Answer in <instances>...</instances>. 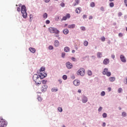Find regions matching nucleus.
I'll return each mask as SVG.
<instances>
[{"label": "nucleus", "mask_w": 127, "mask_h": 127, "mask_svg": "<svg viewBox=\"0 0 127 127\" xmlns=\"http://www.w3.org/2000/svg\"><path fill=\"white\" fill-rule=\"evenodd\" d=\"M60 5L62 7H64V6H65V3H64V2H62L60 4Z\"/></svg>", "instance_id": "nucleus-37"}, {"label": "nucleus", "mask_w": 127, "mask_h": 127, "mask_svg": "<svg viewBox=\"0 0 127 127\" xmlns=\"http://www.w3.org/2000/svg\"><path fill=\"white\" fill-rule=\"evenodd\" d=\"M85 74V69L83 68H80L78 70L77 72V74L79 75L80 76H84Z\"/></svg>", "instance_id": "nucleus-5"}, {"label": "nucleus", "mask_w": 127, "mask_h": 127, "mask_svg": "<svg viewBox=\"0 0 127 127\" xmlns=\"http://www.w3.org/2000/svg\"><path fill=\"white\" fill-rule=\"evenodd\" d=\"M103 74V75H106L107 77H110L111 75V72L109 71L108 68H104Z\"/></svg>", "instance_id": "nucleus-6"}, {"label": "nucleus", "mask_w": 127, "mask_h": 127, "mask_svg": "<svg viewBox=\"0 0 127 127\" xmlns=\"http://www.w3.org/2000/svg\"><path fill=\"white\" fill-rule=\"evenodd\" d=\"M7 125V122L5 120L3 119L2 117H0V127H5Z\"/></svg>", "instance_id": "nucleus-4"}, {"label": "nucleus", "mask_w": 127, "mask_h": 127, "mask_svg": "<svg viewBox=\"0 0 127 127\" xmlns=\"http://www.w3.org/2000/svg\"><path fill=\"white\" fill-rule=\"evenodd\" d=\"M110 63V60L109 59H105L103 61L104 65H108Z\"/></svg>", "instance_id": "nucleus-13"}, {"label": "nucleus", "mask_w": 127, "mask_h": 127, "mask_svg": "<svg viewBox=\"0 0 127 127\" xmlns=\"http://www.w3.org/2000/svg\"><path fill=\"white\" fill-rule=\"evenodd\" d=\"M116 80V77H111L109 78V80L110 82H114Z\"/></svg>", "instance_id": "nucleus-23"}, {"label": "nucleus", "mask_w": 127, "mask_h": 127, "mask_svg": "<svg viewBox=\"0 0 127 127\" xmlns=\"http://www.w3.org/2000/svg\"><path fill=\"white\" fill-rule=\"evenodd\" d=\"M73 84L74 85V86H79V85H80V80H74Z\"/></svg>", "instance_id": "nucleus-12"}, {"label": "nucleus", "mask_w": 127, "mask_h": 127, "mask_svg": "<svg viewBox=\"0 0 127 127\" xmlns=\"http://www.w3.org/2000/svg\"><path fill=\"white\" fill-rule=\"evenodd\" d=\"M83 45L84 46H88V45H89V42H88L87 41H85L83 43Z\"/></svg>", "instance_id": "nucleus-25"}, {"label": "nucleus", "mask_w": 127, "mask_h": 127, "mask_svg": "<svg viewBox=\"0 0 127 127\" xmlns=\"http://www.w3.org/2000/svg\"><path fill=\"white\" fill-rule=\"evenodd\" d=\"M102 110H103V108L102 107H99L98 109V112H102Z\"/></svg>", "instance_id": "nucleus-43"}, {"label": "nucleus", "mask_w": 127, "mask_h": 127, "mask_svg": "<svg viewBox=\"0 0 127 127\" xmlns=\"http://www.w3.org/2000/svg\"><path fill=\"white\" fill-rule=\"evenodd\" d=\"M72 53H75V50H72Z\"/></svg>", "instance_id": "nucleus-59"}, {"label": "nucleus", "mask_w": 127, "mask_h": 127, "mask_svg": "<svg viewBox=\"0 0 127 127\" xmlns=\"http://www.w3.org/2000/svg\"><path fill=\"white\" fill-rule=\"evenodd\" d=\"M124 3H125V6L127 7V0H124Z\"/></svg>", "instance_id": "nucleus-40"}, {"label": "nucleus", "mask_w": 127, "mask_h": 127, "mask_svg": "<svg viewBox=\"0 0 127 127\" xmlns=\"http://www.w3.org/2000/svg\"><path fill=\"white\" fill-rule=\"evenodd\" d=\"M83 18H87V15H83Z\"/></svg>", "instance_id": "nucleus-52"}, {"label": "nucleus", "mask_w": 127, "mask_h": 127, "mask_svg": "<svg viewBox=\"0 0 127 127\" xmlns=\"http://www.w3.org/2000/svg\"><path fill=\"white\" fill-rule=\"evenodd\" d=\"M55 37H59V35H55Z\"/></svg>", "instance_id": "nucleus-60"}, {"label": "nucleus", "mask_w": 127, "mask_h": 127, "mask_svg": "<svg viewBox=\"0 0 127 127\" xmlns=\"http://www.w3.org/2000/svg\"><path fill=\"white\" fill-rule=\"evenodd\" d=\"M71 60H72V61H75L76 59L74 57L71 58Z\"/></svg>", "instance_id": "nucleus-49"}, {"label": "nucleus", "mask_w": 127, "mask_h": 127, "mask_svg": "<svg viewBox=\"0 0 127 127\" xmlns=\"http://www.w3.org/2000/svg\"><path fill=\"white\" fill-rule=\"evenodd\" d=\"M121 15H123V13L121 12L118 13V16H121Z\"/></svg>", "instance_id": "nucleus-48"}, {"label": "nucleus", "mask_w": 127, "mask_h": 127, "mask_svg": "<svg viewBox=\"0 0 127 127\" xmlns=\"http://www.w3.org/2000/svg\"><path fill=\"white\" fill-rule=\"evenodd\" d=\"M103 56V54L101 52H98L97 53V57L98 58H101V57Z\"/></svg>", "instance_id": "nucleus-18"}, {"label": "nucleus", "mask_w": 127, "mask_h": 127, "mask_svg": "<svg viewBox=\"0 0 127 127\" xmlns=\"http://www.w3.org/2000/svg\"><path fill=\"white\" fill-rule=\"evenodd\" d=\"M119 37H123V33H120L119 34Z\"/></svg>", "instance_id": "nucleus-47"}, {"label": "nucleus", "mask_w": 127, "mask_h": 127, "mask_svg": "<svg viewBox=\"0 0 127 127\" xmlns=\"http://www.w3.org/2000/svg\"><path fill=\"white\" fill-rule=\"evenodd\" d=\"M88 102V98L86 97H83L82 99V103L85 104V103H87Z\"/></svg>", "instance_id": "nucleus-15"}, {"label": "nucleus", "mask_w": 127, "mask_h": 127, "mask_svg": "<svg viewBox=\"0 0 127 127\" xmlns=\"http://www.w3.org/2000/svg\"><path fill=\"white\" fill-rule=\"evenodd\" d=\"M122 91H123V89L120 88L118 89V93H122Z\"/></svg>", "instance_id": "nucleus-39"}, {"label": "nucleus", "mask_w": 127, "mask_h": 127, "mask_svg": "<svg viewBox=\"0 0 127 127\" xmlns=\"http://www.w3.org/2000/svg\"><path fill=\"white\" fill-rule=\"evenodd\" d=\"M120 59L122 62H124V63H126L127 62V60H126V57L125 56L122 55L120 56Z\"/></svg>", "instance_id": "nucleus-10"}, {"label": "nucleus", "mask_w": 127, "mask_h": 127, "mask_svg": "<svg viewBox=\"0 0 127 127\" xmlns=\"http://www.w3.org/2000/svg\"><path fill=\"white\" fill-rule=\"evenodd\" d=\"M47 83V80H43L42 81H41V84H43V85H45V84H46Z\"/></svg>", "instance_id": "nucleus-24"}, {"label": "nucleus", "mask_w": 127, "mask_h": 127, "mask_svg": "<svg viewBox=\"0 0 127 127\" xmlns=\"http://www.w3.org/2000/svg\"><path fill=\"white\" fill-rule=\"evenodd\" d=\"M63 33L64 34H68L69 33V30L68 29H65L63 30Z\"/></svg>", "instance_id": "nucleus-20"}, {"label": "nucleus", "mask_w": 127, "mask_h": 127, "mask_svg": "<svg viewBox=\"0 0 127 127\" xmlns=\"http://www.w3.org/2000/svg\"><path fill=\"white\" fill-rule=\"evenodd\" d=\"M46 24H49V23H50V21L49 20H47L46 21Z\"/></svg>", "instance_id": "nucleus-46"}, {"label": "nucleus", "mask_w": 127, "mask_h": 127, "mask_svg": "<svg viewBox=\"0 0 127 127\" xmlns=\"http://www.w3.org/2000/svg\"><path fill=\"white\" fill-rule=\"evenodd\" d=\"M47 85H43L42 87L41 90L43 91L44 92H46L47 91Z\"/></svg>", "instance_id": "nucleus-11"}, {"label": "nucleus", "mask_w": 127, "mask_h": 127, "mask_svg": "<svg viewBox=\"0 0 127 127\" xmlns=\"http://www.w3.org/2000/svg\"><path fill=\"white\" fill-rule=\"evenodd\" d=\"M75 26H76V25L74 24H72L68 26V28H75Z\"/></svg>", "instance_id": "nucleus-16"}, {"label": "nucleus", "mask_w": 127, "mask_h": 127, "mask_svg": "<svg viewBox=\"0 0 127 127\" xmlns=\"http://www.w3.org/2000/svg\"><path fill=\"white\" fill-rule=\"evenodd\" d=\"M56 20L57 21H58V20H59V17H57L56 18Z\"/></svg>", "instance_id": "nucleus-50"}, {"label": "nucleus", "mask_w": 127, "mask_h": 127, "mask_svg": "<svg viewBox=\"0 0 127 127\" xmlns=\"http://www.w3.org/2000/svg\"><path fill=\"white\" fill-rule=\"evenodd\" d=\"M40 75L39 76H40V77L41 78V79H44V78H45V77H46V76H47V74H46L44 72L42 73V72H40Z\"/></svg>", "instance_id": "nucleus-9"}, {"label": "nucleus", "mask_w": 127, "mask_h": 127, "mask_svg": "<svg viewBox=\"0 0 127 127\" xmlns=\"http://www.w3.org/2000/svg\"><path fill=\"white\" fill-rule=\"evenodd\" d=\"M37 100H38L39 102H41V101H42V98H41L40 96H39L37 98Z\"/></svg>", "instance_id": "nucleus-32"}, {"label": "nucleus", "mask_w": 127, "mask_h": 127, "mask_svg": "<svg viewBox=\"0 0 127 127\" xmlns=\"http://www.w3.org/2000/svg\"><path fill=\"white\" fill-rule=\"evenodd\" d=\"M111 57H112V58H113V59H114V58H115V55H112L111 56Z\"/></svg>", "instance_id": "nucleus-53"}, {"label": "nucleus", "mask_w": 127, "mask_h": 127, "mask_svg": "<svg viewBox=\"0 0 127 127\" xmlns=\"http://www.w3.org/2000/svg\"><path fill=\"white\" fill-rule=\"evenodd\" d=\"M109 5L111 7H114L115 4H114V2H112L110 3Z\"/></svg>", "instance_id": "nucleus-30"}, {"label": "nucleus", "mask_w": 127, "mask_h": 127, "mask_svg": "<svg viewBox=\"0 0 127 127\" xmlns=\"http://www.w3.org/2000/svg\"><path fill=\"white\" fill-rule=\"evenodd\" d=\"M17 10L18 12H20V10H21L23 18H26V17H27V13L26 12V7H25V5H23L21 6V9H20V7H18L17 8Z\"/></svg>", "instance_id": "nucleus-1"}, {"label": "nucleus", "mask_w": 127, "mask_h": 127, "mask_svg": "<svg viewBox=\"0 0 127 127\" xmlns=\"http://www.w3.org/2000/svg\"><path fill=\"white\" fill-rule=\"evenodd\" d=\"M63 79L64 80H67V75H64L63 76Z\"/></svg>", "instance_id": "nucleus-33"}, {"label": "nucleus", "mask_w": 127, "mask_h": 127, "mask_svg": "<svg viewBox=\"0 0 127 127\" xmlns=\"http://www.w3.org/2000/svg\"><path fill=\"white\" fill-rule=\"evenodd\" d=\"M108 89L109 90V92H111V91H112V88L111 87H108Z\"/></svg>", "instance_id": "nucleus-54"}, {"label": "nucleus", "mask_w": 127, "mask_h": 127, "mask_svg": "<svg viewBox=\"0 0 127 127\" xmlns=\"http://www.w3.org/2000/svg\"><path fill=\"white\" fill-rule=\"evenodd\" d=\"M82 92V91L80 89H79L78 90V93H81Z\"/></svg>", "instance_id": "nucleus-57"}, {"label": "nucleus", "mask_w": 127, "mask_h": 127, "mask_svg": "<svg viewBox=\"0 0 127 127\" xmlns=\"http://www.w3.org/2000/svg\"><path fill=\"white\" fill-rule=\"evenodd\" d=\"M45 0V2H49V1H50V0Z\"/></svg>", "instance_id": "nucleus-51"}, {"label": "nucleus", "mask_w": 127, "mask_h": 127, "mask_svg": "<svg viewBox=\"0 0 127 127\" xmlns=\"http://www.w3.org/2000/svg\"><path fill=\"white\" fill-rule=\"evenodd\" d=\"M103 118H107V114H106V113H103Z\"/></svg>", "instance_id": "nucleus-44"}, {"label": "nucleus", "mask_w": 127, "mask_h": 127, "mask_svg": "<svg viewBox=\"0 0 127 127\" xmlns=\"http://www.w3.org/2000/svg\"><path fill=\"white\" fill-rule=\"evenodd\" d=\"M87 74H88V75L89 76H91V75H92V71H91V70H88Z\"/></svg>", "instance_id": "nucleus-34"}, {"label": "nucleus", "mask_w": 127, "mask_h": 127, "mask_svg": "<svg viewBox=\"0 0 127 127\" xmlns=\"http://www.w3.org/2000/svg\"><path fill=\"white\" fill-rule=\"evenodd\" d=\"M102 127H106V123H103Z\"/></svg>", "instance_id": "nucleus-56"}, {"label": "nucleus", "mask_w": 127, "mask_h": 127, "mask_svg": "<svg viewBox=\"0 0 127 127\" xmlns=\"http://www.w3.org/2000/svg\"><path fill=\"white\" fill-rule=\"evenodd\" d=\"M59 41H58V40H56L55 41V46H56V47H58V46H59Z\"/></svg>", "instance_id": "nucleus-19"}, {"label": "nucleus", "mask_w": 127, "mask_h": 127, "mask_svg": "<svg viewBox=\"0 0 127 127\" xmlns=\"http://www.w3.org/2000/svg\"><path fill=\"white\" fill-rule=\"evenodd\" d=\"M105 95H106V92H105V91H102L101 93V96H104Z\"/></svg>", "instance_id": "nucleus-36"}, {"label": "nucleus", "mask_w": 127, "mask_h": 127, "mask_svg": "<svg viewBox=\"0 0 127 127\" xmlns=\"http://www.w3.org/2000/svg\"><path fill=\"white\" fill-rule=\"evenodd\" d=\"M70 17H71L70 14L67 13L65 16L63 17V18L61 19V21H63V20H67V18H70Z\"/></svg>", "instance_id": "nucleus-7"}, {"label": "nucleus", "mask_w": 127, "mask_h": 127, "mask_svg": "<svg viewBox=\"0 0 127 127\" xmlns=\"http://www.w3.org/2000/svg\"><path fill=\"white\" fill-rule=\"evenodd\" d=\"M101 10L103 11V10H104V8H103V7H101Z\"/></svg>", "instance_id": "nucleus-61"}, {"label": "nucleus", "mask_w": 127, "mask_h": 127, "mask_svg": "<svg viewBox=\"0 0 127 127\" xmlns=\"http://www.w3.org/2000/svg\"><path fill=\"white\" fill-rule=\"evenodd\" d=\"M49 31L50 33H55L56 34H59V30L54 27L49 28Z\"/></svg>", "instance_id": "nucleus-3"}, {"label": "nucleus", "mask_w": 127, "mask_h": 127, "mask_svg": "<svg viewBox=\"0 0 127 127\" xmlns=\"http://www.w3.org/2000/svg\"><path fill=\"white\" fill-rule=\"evenodd\" d=\"M64 52H69V51H70V48L68 47H65L64 48Z\"/></svg>", "instance_id": "nucleus-17"}, {"label": "nucleus", "mask_w": 127, "mask_h": 127, "mask_svg": "<svg viewBox=\"0 0 127 127\" xmlns=\"http://www.w3.org/2000/svg\"><path fill=\"white\" fill-rule=\"evenodd\" d=\"M33 79L34 82H36L37 86H40L41 85V78L40 75L35 74L33 76Z\"/></svg>", "instance_id": "nucleus-2"}, {"label": "nucleus", "mask_w": 127, "mask_h": 127, "mask_svg": "<svg viewBox=\"0 0 127 127\" xmlns=\"http://www.w3.org/2000/svg\"><path fill=\"white\" fill-rule=\"evenodd\" d=\"M49 49L50 50H52V49H53V46H50L49 47Z\"/></svg>", "instance_id": "nucleus-45"}, {"label": "nucleus", "mask_w": 127, "mask_h": 127, "mask_svg": "<svg viewBox=\"0 0 127 127\" xmlns=\"http://www.w3.org/2000/svg\"><path fill=\"white\" fill-rule=\"evenodd\" d=\"M119 110L120 111H121V110H122V108L119 107Z\"/></svg>", "instance_id": "nucleus-62"}, {"label": "nucleus", "mask_w": 127, "mask_h": 127, "mask_svg": "<svg viewBox=\"0 0 127 127\" xmlns=\"http://www.w3.org/2000/svg\"><path fill=\"white\" fill-rule=\"evenodd\" d=\"M90 6H91V7H95V2H92L90 3Z\"/></svg>", "instance_id": "nucleus-29"}, {"label": "nucleus", "mask_w": 127, "mask_h": 127, "mask_svg": "<svg viewBox=\"0 0 127 127\" xmlns=\"http://www.w3.org/2000/svg\"><path fill=\"white\" fill-rule=\"evenodd\" d=\"M58 91V89L55 88H53L52 89V92H57Z\"/></svg>", "instance_id": "nucleus-27"}, {"label": "nucleus", "mask_w": 127, "mask_h": 127, "mask_svg": "<svg viewBox=\"0 0 127 127\" xmlns=\"http://www.w3.org/2000/svg\"><path fill=\"white\" fill-rule=\"evenodd\" d=\"M79 2H80V0H75V3H73V6H76L77 4H79Z\"/></svg>", "instance_id": "nucleus-21"}, {"label": "nucleus", "mask_w": 127, "mask_h": 127, "mask_svg": "<svg viewBox=\"0 0 127 127\" xmlns=\"http://www.w3.org/2000/svg\"><path fill=\"white\" fill-rule=\"evenodd\" d=\"M58 111H59V112H60V113H62L63 109L61 107H59Z\"/></svg>", "instance_id": "nucleus-31"}, {"label": "nucleus", "mask_w": 127, "mask_h": 127, "mask_svg": "<svg viewBox=\"0 0 127 127\" xmlns=\"http://www.w3.org/2000/svg\"><path fill=\"white\" fill-rule=\"evenodd\" d=\"M65 65L67 69H72V68H73V64L69 62H67Z\"/></svg>", "instance_id": "nucleus-8"}, {"label": "nucleus", "mask_w": 127, "mask_h": 127, "mask_svg": "<svg viewBox=\"0 0 127 127\" xmlns=\"http://www.w3.org/2000/svg\"><path fill=\"white\" fill-rule=\"evenodd\" d=\"M122 116L123 117H127V113L125 112L122 113Z\"/></svg>", "instance_id": "nucleus-35"}, {"label": "nucleus", "mask_w": 127, "mask_h": 127, "mask_svg": "<svg viewBox=\"0 0 127 127\" xmlns=\"http://www.w3.org/2000/svg\"><path fill=\"white\" fill-rule=\"evenodd\" d=\"M45 70V67H42L40 70V72H43V71Z\"/></svg>", "instance_id": "nucleus-28"}, {"label": "nucleus", "mask_w": 127, "mask_h": 127, "mask_svg": "<svg viewBox=\"0 0 127 127\" xmlns=\"http://www.w3.org/2000/svg\"><path fill=\"white\" fill-rule=\"evenodd\" d=\"M67 25H68L67 24H65L64 26H67Z\"/></svg>", "instance_id": "nucleus-63"}, {"label": "nucleus", "mask_w": 127, "mask_h": 127, "mask_svg": "<svg viewBox=\"0 0 127 127\" xmlns=\"http://www.w3.org/2000/svg\"><path fill=\"white\" fill-rule=\"evenodd\" d=\"M126 84H127V78H126Z\"/></svg>", "instance_id": "nucleus-64"}, {"label": "nucleus", "mask_w": 127, "mask_h": 127, "mask_svg": "<svg viewBox=\"0 0 127 127\" xmlns=\"http://www.w3.org/2000/svg\"><path fill=\"white\" fill-rule=\"evenodd\" d=\"M29 50L30 51V52H32V53H35L36 50L35 49L33 48H30L29 49Z\"/></svg>", "instance_id": "nucleus-14"}, {"label": "nucleus", "mask_w": 127, "mask_h": 127, "mask_svg": "<svg viewBox=\"0 0 127 127\" xmlns=\"http://www.w3.org/2000/svg\"><path fill=\"white\" fill-rule=\"evenodd\" d=\"M101 40H102V41H105L106 38H105V37H101Z\"/></svg>", "instance_id": "nucleus-41"}, {"label": "nucleus", "mask_w": 127, "mask_h": 127, "mask_svg": "<svg viewBox=\"0 0 127 127\" xmlns=\"http://www.w3.org/2000/svg\"><path fill=\"white\" fill-rule=\"evenodd\" d=\"M48 14L47 13H45L43 14V18H45V19H46L47 18Z\"/></svg>", "instance_id": "nucleus-26"}, {"label": "nucleus", "mask_w": 127, "mask_h": 127, "mask_svg": "<svg viewBox=\"0 0 127 127\" xmlns=\"http://www.w3.org/2000/svg\"><path fill=\"white\" fill-rule=\"evenodd\" d=\"M80 29L83 31H85L86 30V28H85V27H81Z\"/></svg>", "instance_id": "nucleus-38"}, {"label": "nucleus", "mask_w": 127, "mask_h": 127, "mask_svg": "<svg viewBox=\"0 0 127 127\" xmlns=\"http://www.w3.org/2000/svg\"><path fill=\"white\" fill-rule=\"evenodd\" d=\"M89 19H93V16H90L89 17Z\"/></svg>", "instance_id": "nucleus-58"}, {"label": "nucleus", "mask_w": 127, "mask_h": 127, "mask_svg": "<svg viewBox=\"0 0 127 127\" xmlns=\"http://www.w3.org/2000/svg\"><path fill=\"white\" fill-rule=\"evenodd\" d=\"M58 81L60 82V84H61V83H62V80L61 79H59Z\"/></svg>", "instance_id": "nucleus-55"}, {"label": "nucleus", "mask_w": 127, "mask_h": 127, "mask_svg": "<svg viewBox=\"0 0 127 127\" xmlns=\"http://www.w3.org/2000/svg\"><path fill=\"white\" fill-rule=\"evenodd\" d=\"M65 53H62V57L63 58H64L65 57Z\"/></svg>", "instance_id": "nucleus-42"}, {"label": "nucleus", "mask_w": 127, "mask_h": 127, "mask_svg": "<svg viewBox=\"0 0 127 127\" xmlns=\"http://www.w3.org/2000/svg\"><path fill=\"white\" fill-rule=\"evenodd\" d=\"M75 12L76 13H80L81 12V8H77L75 10Z\"/></svg>", "instance_id": "nucleus-22"}]
</instances>
